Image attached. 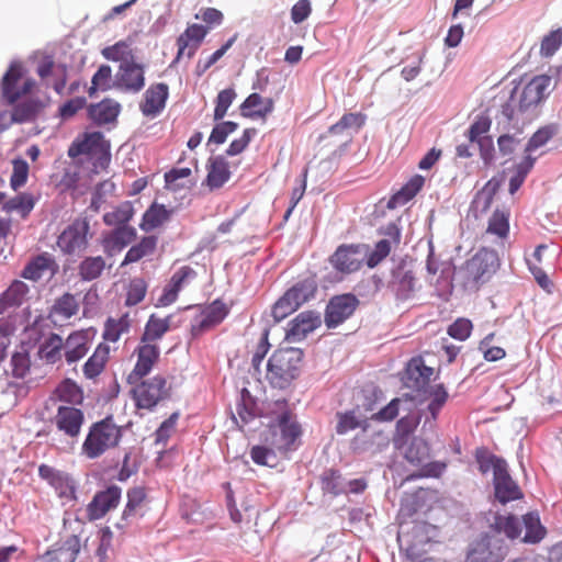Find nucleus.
<instances>
[{
    "label": "nucleus",
    "mask_w": 562,
    "mask_h": 562,
    "mask_svg": "<svg viewBox=\"0 0 562 562\" xmlns=\"http://www.w3.org/2000/svg\"><path fill=\"white\" fill-rule=\"evenodd\" d=\"M485 520L495 535H485L481 540L471 544L464 562H502L508 554L509 547L499 537L504 533L508 539H518L522 532L519 518L513 514L502 515L490 510Z\"/></svg>",
    "instance_id": "1"
},
{
    "label": "nucleus",
    "mask_w": 562,
    "mask_h": 562,
    "mask_svg": "<svg viewBox=\"0 0 562 562\" xmlns=\"http://www.w3.org/2000/svg\"><path fill=\"white\" fill-rule=\"evenodd\" d=\"M551 78L549 76H537L522 89L515 87L507 102L502 105V116L505 119V123L519 131V122L525 124L531 117L530 115L522 119L519 116L527 114L546 98Z\"/></svg>",
    "instance_id": "2"
},
{
    "label": "nucleus",
    "mask_w": 562,
    "mask_h": 562,
    "mask_svg": "<svg viewBox=\"0 0 562 562\" xmlns=\"http://www.w3.org/2000/svg\"><path fill=\"white\" fill-rule=\"evenodd\" d=\"M303 351L288 347L276 350L267 363V378L271 385L285 389L300 374Z\"/></svg>",
    "instance_id": "3"
},
{
    "label": "nucleus",
    "mask_w": 562,
    "mask_h": 562,
    "mask_svg": "<svg viewBox=\"0 0 562 562\" xmlns=\"http://www.w3.org/2000/svg\"><path fill=\"white\" fill-rule=\"evenodd\" d=\"M122 437V428L113 423L112 416L94 423L83 442V451L91 458H98L106 449L115 447Z\"/></svg>",
    "instance_id": "4"
},
{
    "label": "nucleus",
    "mask_w": 562,
    "mask_h": 562,
    "mask_svg": "<svg viewBox=\"0 0 562 562\" xmlns=\"http://www.w3.org/2000/svg\"><path fill=\"white\" fill-rule=\"evenodd\" d=\"M404 457L412 465L418 468V472L409 476L415 477H439L446 470V462L430 461V447L420 437H413L407 445Z\"/></svg>",
    "instance_id": "5"
},
{
    "label": "nucleus",
    "mask_w": 562,
    "mask_h": 562,
    "mask_svg": "<svg viewBox=\"0 0 562 562\" xmlns=\"http://www.w3.org/2000/svg\"><path fill=\"white\" fill-rule=\"evenodd\" d=\"M271 438H267L274 449L279 451H286L302 435L301 425L297 422L296 415L286 409L280 413L277 417V424L270 426Z\"/></svg>",
    "instance_id": "6"
},
{
    "label": "nucleus",
    "mask_w": 562,
    "mask_h": 562,
    "mask_svg": "<svg viewBox=\"0 0 562 562\" xmlns=\"http://www.w3.org/2000/svg\"><path fill=\"white\" fill-rule=\"evenodd\" d=\"M499 267V258L495 250L482 248L471 259H469L462 271L467 277V282H485Z\"/></svg>",
    "instance_id": "7"
},
{
    "label": "nucleus",
    "mask_w": 562,
    "mask_h": 562,
    "mask_svg": "<svg viewBox=\"0 0 562 562\" xmlns=\"http://www.w3.org/2000/svg\"><path fill=\"white\" fill-rule=\"evenodd\" d=\"M80 155L97 156L99 165L104 167L109 164L110 143L104 139L101 132L85 133L81 140L74 142L68 148V156L76 158Z\"/></svg>",
    "instance_id": "8"
},
{
    "label": "nucleus",
    "mask_w": 562,
    "mask_h": 562,
    "mask_svg": "<svg viewBox=\"0 0 562 562\" xmlns=\"http://www.w3.org/2000/svg\"><path fill=\"white\" fill-rule=\"evenodd\" d=\"M166 384V379L160 375L142 381L131 391L136 401V406L153 409L160 401L169 397V390Z\"/></svg>",
    "instance_id": "9"
},
{
    "label": "nucleus",
    "mask_w": 562,
    "mask_h": 562,
    "mask_svg": "<svg viewBox=\"0 0 562 562\" xmlns=\"http://www.w3.org/2000/svg\"><path fill=\"white\" fill-rule=\"evenodd\" d=\"M113 87L125 92L138 93L145 87V66L131 60H122L114 76Z\"/></svg>",
    "instance_id": "10"
},
{
    "label": "nucleus",
    "mask_w": 562,
    "mask_h": 562,
    "mask_svg": "<svg viewBox=\"0 0 562 562\" xmlns=\"http://www.w3.org/2000/svg\"><path fill=\"white\" fill-rule=\"evenodd\" d=\"M368 252L369 246L364 244L341 245L330 257V262L340 272H355L361 267Z\"/></svg>",
    "instance_id": "11"
},
{
    "label": "nucleus",
    "mask_w": 562,
    "mask_h": 562,
    "mask_svg": "<svg viewBox=\"0 0 562 562\" xmlns=\"http://www.w3.org/2000/svg\"><path fill=\"white\" fill-rule=\"evenodd\" d=\"M359 300L351 293L336 295L327 304L325 312V324L328 328H335L348 319L357 306Z\"/></svg>",
    "instance_id": "12"
},
{
    "label": "nucleus",
    "mask_w": 562,
    "mask_h": 562,
    "mask_svg": "<svg viewBox=\"0 0 562 562\" xmlns=\"http://www.w3.org/2000/svg\"><path fill=\"white\" fill-rule=\"evenodd\" d=\"M426 526L424 524H416L412 528V532H398L397 540L401 550H404L406 557L413 562H423L427 553L425 544L429 539L424 537Z\"/></svg>",
    "instance_id": "13"
},
{
    "label": "nucleus",
    "mask_w": 562,
    "mask_h": 562,
    "mask_svg": "<svg viewBox=\"0 0 562 562\" xmlns=\"http://www.w3.org/2000/svg\"><path fill=\"white\" fill-rule=\"evenodd\" d=\"M89 223L87 221H76L68 226L58 237L59 248L68 255H79L88 245L87 234Z\"/></svg>",
    "instance_id": "14"
},
{
    "label": "nucleus",
    "mask_w": 562,
    "mask_h": 562,
    "mask_svg": "<svg viewBox=\"0 0 562 562\" xmlns=\"http://www.w3.org/2000/svg\"><path fill=\"white\" fill-rule=\"evenodd\" d=\"M22 75L21 64L13 61L2 77L1 92L8 104H14L21 95L30 93L35 86L33 79H26L21 90L15 89V85L21 79Z\"/></svg>",
    "instance_id": "15"
},
{
    "label": "nucleus",
    "mask_w": 562,
    "mask_h": 562,
    "mask_svg": "<svg viewBox=\"0 0 562 562\" xmlns=\"http://www.w3.org/2000/svg\"><path fill=\"white\" fill-rule=\"evenodd\" d=\"M322 324L321 314L315 311H304L289 323L285 333L288 342H299L306 336L318 328Z\"/></svg>",
    "instance_id": "16"
},
{
    "label": "nucleus",
    "mask_w": 562,
    "mask_h": 562,
    "mask_svg": "<svg viewBox=\"0 0 562 562\" xmlns=\"http://www.w3.org/2000/svg\"><path fill=\"white\" fill-rule=\"evenodd\" d=\"M434 369L425 366L422 358H413L406 367L402 378L404 385L417 393L426 390L431 381Z\"/></svg>",
    "instance_id": "17"
},
{
    "label": "nucleus",
    "mask_w": 562,
    "mask_h": 562,
    "mask_svg": "<svg viewBox=\"0 0 562 562\" xmlns=\"http://www.w3.org/2000/svg\"><path fill=\"white\" fill-rule=\"evenodd\" d=\"M494 490L496 499L506 504L510 501L519 499L522 493L519 486L513 481L508 473V469L504 468L502 462H498L495 469Z\"/></svg>",
    "instance_id": "18"
},
{
    "label": "nucleus",
    "mask_w": 562,
    "mask_h": 562,
    "mask_svg": "<svg viewBox=\"0 0 562 562\" xmlns=\"http://www.w3.org/2000/svg\"><path fill=\"white\" fill-rule=\"evenodd\" d=\"M121 487L116 485H111L105 491L98 492L87 508L89 519H99L111 508L116 507L121 498Z\"/></svg>",
    "instance_id": "19"
},
{
    "label": "nucleus",
    "mask_w": 562,
    "mask_h": 562,
    "mask_svg": "<svg viewBox=\"0 0 562 562\" xmlns=\"http://www.w3.org/2000/svg\"><path fill=\"white\" fill-rule=\"evenodd\" d=\"M168 95L169 88L166 83L151 85L144 94V101L139 104L142 113L145 116H157L165 109Z\"/></svg>",
    "instance_id": "20"
},
{
    "label": "nucleus",
    "mask_w": 562,
    "mask_h": 562,
    "mask_svg": "<svg viewBox=\"0 0 562 562\" xmlns=\"http://www.w3.org/2000/svg\"><path fill=\"white\" fill-rule=\"evenodd\" d=\"M159 357V348L156 345L144 344L138 348V359L134 370L128 374V384H137L147 375Z\"/></svg>",
    "instance_id": "21"
},
{
    "label": "nucleus",
    "mask_w": 562,
    "mask_h": 562,
    "mask_svg": "<svg viewBox=\"0 0 562 562\" xmlns=\"http://www.w3.org/2000/svg\"><path fill=\"white\" fill-rule=\"evenodd\" d=\"M80 551V540L77 536L68 537L59 547L48 550L38 562H75Z\"/></svg>",
    "instance_id": "22"
},
{
    "label": "nucleus",
    "mask_w": 562,
    "mask_h": 562,
    "mask_svg": "<svg viewBox=\"0 0 562 562\" xmlns=\"http://www.w3.org/2000/svg\"><path fill=\"white\" fill-rule=\"evenodd\" d=\"M416 278L406 262H401L392 271V286L401 299H408L416 291Z\"/></svg>",
    "instance_id": "23"
},
{
    "label": "nucleus",
    "mask_w": 562,
    "mask_h": 562,
    "mask_svg": "<svg viewBox=\"0 0 562 562\" xmlns=\"http://www.w3.org/2000/svg\"><path fill=\"white\" fill-rule=\"evenodd\" d=\"M55 419L59 430L70 437H76L83 423V413L76 407L60 406Z\"/></svg>",
    "instance_id": "24"
},
{
    "label": "nucleus",
    "mask_w": 562,
    "mask_h": 562,
    "mask_svg": "<svg viewBox=\"0 0 562 562\" xmlns=\"http://www.w3.org/2000/svg\"><path fill=\"white\" fill-rule=\"evenodd\" d=\"M378 439V446H387L389 438L381 430H371L369 422L360 428L350 442V448L356 453L369 451L373 447V439Z\"/></svg>",
    "instance_id": "25"
},
{
    "label": "nucleus",
    "mask_w": 562,
    "mask_h": 562,
    "mask_svg": "<svg viewBox=\"0 0 562 562\" xmlns=\"http://www.w3.org/2000/svg\"><path fill=\"white\" fill-rule=\"evenodd\" d=\"M121 105L112 99H104L103 101L90 104L88 106V115L97 125L109 124L116 121L120 113Z\"/></svg>",
    "instance_id": "26"
},
{
    "label": "nucleus",
    "mask_w": 562,
    "mask_h": 562,
    "mask_svg": "<svg viewBox=\"0 0 562 562\" xmlns=\"http://www.w3.org/2000/svg\"><path fill=\"white\" fill-rule=\"evenodd\" d=\"M228 308L221 301H214L203 313L202 318L196 325L192 327L193 335L202 334L203 331L220 324L227 315Z\"/></svg>",
    "instance_id": "27"
},
{
    "label": "nucleus",
    "mask_w": 562,
    "mask_h": 562,
    "mask_svg": "<svg viewBox=\"0 0 562 562\" xmlns=\"http://www.w3.org/2000/svg\"><path fill=\"white\" fill-rule=\"evenodd\" d=\"M207 170L206 183L211 189L221 188L231 177L228 162L223 156L211 157Z\"/></svg>",
    "instance_id": "28"
},
{
    "label": "nucleus",
    "mask_w": 562,
    "mask_h": 562,
    "mask_svg": "<svg viewBox=\"0 0 562 562\" xmlns=\"http://www.w3.org/2000/svg\"><path fill=\"white\" fill-rule=\"evenodd\" d=\"M57 269V265L48 254H42L31 260L23 269L21 276L25 279L37 281L46 271H50L52 274Z\"/></svg>",
    "instance_id": "29"
},
{
    "label": "nucleus",
    "mask_w": 562,
    "mask_h": 562,
    "mask_svg": "<svg viewBox=\"0 0 562 562\" xmlns=\"http://www.w3.org/2000/svg\"><path fill=\"white\" fill-rule=\"evenodd\" d=\"M45 103L40 99H27L14 105L11 120L14 123H24L33 121L45 108Z\"/></svg>",
    "instance_id": "30"
},
{
    "label": "nucleus",
    "mask_w": 562,
    "mask_h": 562,
    "mask_svg": "<svg viewBox=\"0 0 562 562\" xmlns=\"http://www.w3.org/2000/svg\"><path fill=\"white\" fill-rule=\"evenodd\" d=\"M337 425L336 432L338 435H345L357 428H361L369 422V418L360 413V404L357 405L356 409H351L345 413H337Z\"/></svg>",
    "instance_id": "31"
},
{
    "label": "nucleus",
    "mask_w": 562,
    "mask_h": 562,
    "mask_svg": "<svg viewBox=\"0 0 562 562\" xmlns=\"http://www.w3.org/2000/svg\"><path fill=\"white\" fill-rule=\"evenodd\" d=\"M522 524L526 532L521 542L524 543H539L546 536L547 530L540 521L539 514L537 512H530L522 516Z\"/></svg>",
    "instance_id": "32"
},
{
    "label": "nucleus",
    "mask_w": 562,
    "mask_h": 562,
    "mask_svg": "<svg viewBox=\"0 0 562 562\" xmlns=\"http://www.w3.org/2000/svg\"><path fill=\"white\" fill-rule=\"evenodd\" d=\"M425 182L424 177L414 176L400 191H397L387 202V209H395L398 205H404L412 200L418 191L423 188Z\"/></svg>",
    "instance_id": "33"
},
{
    "label": "nucleus",
    "mask_w": 562,
    "mask_h": 562,
    "mask_svg": "<svg viewBox=\"0 0 562 562\" xmlns=\"http://www.w3.org/2000/svg\"><path fill=\"white\" fill-rule=\"evenodd\" d=\"M27 292V284L20 280L13 281L0 296V314L4 313L9 307L20 306Z\"/></svg>",
    "instance_id": "34"
},
{
    "label": "nucleus",
    "mask_w": 562,
    "mask_h": 562,
    "mask_svg": "<svg viewBox=\"0 0 562 562\" xmlns=\"http://www.w3.org/2000/svg\"><path fill=\"white\" fill-rule=\"evenodd\" d=\"M136 238V229L128 225L116 226L105 238V247L112 250H122Z\"/></svg>",
    "instance_id": "35"
},
{
    "label": "nucleus",
    "mask_w": 562,
    "mask_h": 562,
    "mask_svg": "<svg viewBox=\"0 0 562 562\" xmlns=\"http://www.w3.org/2000/svg\"><path fill=\"white\" fill-rule=\"evenodd\" d=\"M207 32V27L201 24L190 25L177 40L178 54L175 61H178L180 57L184 54V50L189 46V43L201 44Z\"/></svg>",
    "instance_id": "36"
},
{
    "label": "nucleus",
    "mask_w": 562,
    "mask_h": 562,
    "mask_svg": "<svg viewBox=\"0 0 562 562\" xmlns=\"http://www.w3.org/2000/svg\"><path fill=\"white\" fill-rule=\"evenodd\" d=\"M171 211L165 205L154 203L143 215L140 228L145 232L151 231L169 220Z\"/></svg>",
    "instance_id": "37"
},
{
    "label": "nucleus",
    "mask_w": 562,
    "mask_h": 562,
    "mask_svg": "<svg viewBox=\"0 0 562 562\" xmlns=\"http://www.w3.org/2000/svg\"><path fill=\"white\" fill-rule=\"evenodd\" d=\"M171 316L165 318H157L155 315H150L145 331L142 336V342H148L160 339L165 333L170 328Z\"/></svg>",
    "instance_id": "38"
},
{
    "label": "nucleus",
    "mask_w": 562,
    "mask_h": 562,
    "mask_svg": "<svg viewBox=\"0 0 562 562\" xmlns=\"http://www.w3.org/2000/svg\"><path fill=\"white\" fill-rule=\"evenodd\" d=\"M300 307V304L295 300L294 294L290 289L274 303L272 306V316L274 323H279L286 316L295 312Z\"/></svg>",
    "instance_id": "39"
},
{
    "label": "nucleus",
    "mask_w": 562,
    "mask_h": 562,
    "mask_svg": "<svg viewBox=\"0 0 562 562\" xmlns=\"http://www.w3.org/2000/svg\"><path fill=\"white\" fill-rule=\"evenodd\" d=\"M108 356L109 347L100 345L83 366V373L86 378L93 379L98 376L104 368Z\"/></svg>",
    "instance_id": "40"
},
{
    "label": "nucleus",
    "mask_w": 562,
    "mask_h": 562,
    "mask_svg": "<svg viewBox=\"0 0 562 562\" xmlns=\"http://www.w3.org/2000/svg\"><path fill=\"white\" fill-rule=\"evenodd\" d=\"M157 238L155 236L144 237L137 245L130 248L125 255L122 266L136 262L143 257L150 255L155 250Z\"/></svg>",
    "instance_id": "41"
},
{
    "label": "nucleus",
    "mask_w": 562,
    "mask_h": 562,
    "mask_svg": "<svg viewBox=\"0 0 562 562\" xmlns=\"http://www.w3.org/2000/svg\"><path fill=\"white\" fill-rule=\"evenodd\" d=\"M105 268V261L101 256L87 257L79 265V276L85 281L99 278Z\"/></svg>",
    "instance_id": "42"
},
{
    "label": "nucleus",
    "mask_w": 562,
    "mask_h": 562,
    "mask_svg": "<svg viewBox=\"0 0 562 562\" xmlns=\"http://www.w3.org/2000/svg\"><path fill=\"white\" fill-rule=\"evenodd\" d=\"M65 357L68 363H72L81 359L88 348L85 342V337L80 334L70 335L65 342Z\"/></svg>",
    "instance_id": "43"
},
{
    "label": "nucleus",
    "mask_w": 562,
    "mask_h": 562,
    "mask_svg": "<svg viewBox=\"0 0 562 562\" xmlns=\"http://www.w3.org/2000/svg\"><path fill=\"white\" fill-rule=\"evenodd\" d=\"M63 348V339L57 334H50L49 337L40 346L38 355L49 363H55L60 355Z\"/></svg>",
    "instance_id": "44"
},
{
    "label": "nucleus",
    "mask_w": 562,
    "mask_h": 562,
    "mask_svg": "<svg viewBox=\"0 0 562 562\" xmlns=\"http://www.w3.org/2000/svg\"><path fill=\"white\" fill-rule=\"evenodd\" d=\"M322 488L334 496L346 493V480L338 471L328 470L322 475Z\"/></svg>",
    "instance_id": "45"
},
{
    "label": "nucleus",
    "mask_w": 562,
    "mask_h": 562,
    "mask_svg": "<svg viewBox=\"0 0 562 562\" xmlns=\"http://www.w3.org/2000/svg\"><path fill=\"white\" fill-rule=\"evenodd\" d=\"M134 207L132 202L125 201L121 203L114 211L104 214L103 221L106 225H126V223L133 217Z\"/></svg>",
    "instance_id": "46"
},
{
    "label": "nucleus",
    "mask_w": 562,
    "mask_h": 562,
    "mask_svg": "<svg viewBox=\"0 0 562 562\" xmlns=\"http://www.w3.org/2000/svg\"><path fill=\"white\" fill-rule=\"evenodd\" d=\"M419 393L431 397V402L428 404V409L435 418L448 397V393L443 384L431 385L429 383V386H427L426 390H422Z\"/></svg>",
    "instance_id": "47"
},
{
    "label": "nucleus",
    "mask_w": 562,
    "mask_h": 562,
    "mask_svg": "<svg viewBox=\"0 0 562 562\" xmlns=\"http://www.w3.org/2000/svg\"><path fill=\"white\" fill-rule=\"evenodd\" d=\"M290 291L294 294L295 300L300 304H304L312 297H314L317 291V282L314 277H308L302 281L296 282Z\"/></svg>",
    "instance_id": "48"
},
{
    "label": "nucleus",
    "mask_w": 562,
    "mask_h": 562,
    "mask_svg": "<svg viewBox=\"0 0 562 562\" xmlns=\"http://www.w3.org/2000/svg\"><path fill=\"white\" fill-rule=\"evenodd\" d=\"M79 311V303L74 294L65 293L58 297L52 306V313L58 314L64 318H70Z\"/></svg>",
    "instance_id": "49"
},
{
    "label": "nucleus",
    "mask_w": 562,
    "mask_h": 562,
    "mask_svg": "<svg viewBox=\"0 0 562 562\" xmlns=\"http://www.w3.org/2000/svg\"><path fill=\"white\" fill-rule=\"evenodd\" d=\"M35 201L31 194L22 193L7 201L2 209L7 213L18 211L25 217L34 207Z\"/></svg>",
    "instance_id": "50"
},
{
    "label": "nucleus",
    "mask_w": 562,
    "mask_h": 562,
    "mask_svg": "<svg viewBox=\"0 0 562 562\" xmlns=\"http://www.w3.org/2000/svg\"><path fill=\"white\" fill-rule=\"evenodd\" d=\"M38 474L43 480H46L50 485H53L56 488L70 487L69 476L66 473L58 471L53 467H49L47 464L40 465Z\"/></svg>",
    "instance_id": "51"
},
{
    "label": "nucleus",
    "mask_w": 562,
    "mask_h": 562,
    "mask_svg": "<svg viewBox=\"0 0 562 562\" xmlns=\"http://www.w3.org/2000/svg\"><path fill=\"white\" fill-rule=\"evenodd\" d=\"M559 131L558 125L550 124L538 130L529 139L525 151L530 153L543 146L550 138H552Z\"/></svg>",
    "instance_id": "52"
},
{
    "label": "nucleus",
    "mask_w": 562,
    "mask_h": 562,
    "mask_svg": "<svg viewBox=\"0 0 562 562\" xmlns=\"http://www.w3.org/2000/svg\"><path fill=\"white\" fill-rule=\"evenodd\" d=\"M328 138H335L331 142L333 145H337L339 149L344 150L352 140L350 133H347L345 128L337 122L331 125L328 131L319 136V142H323Z\"/></svg>",
    "instance_id": "53"
},
{
    "label": "nucleus",
    "mask_w": 562,
    "mask_h": 562,
    "mask_svg": "<svg viewBox=\"0 0 562 562\" xmlns=\"http://www.w3.org/2000/svg\"><path fill=\"white\" fill-rule=\"evenodd\" d=\"M12 374L18 379H23L30 371V357L26 350L16 351L11 357Z\"/></svg>",
    "instance_id": "54"
},
{
    "label": "nucleus",
    "mask_w": 562,
    "mask_h": 562,
    "mask_svg": "<svg viewBox=\"0 0 562 562\" xmlns=\"http://www.w3.org/2000/svg\"><path fill=\"white\" fill-rule=\"evenodd\" d=\"M235 97H236L235 90L232 88L224 89V90L220 91V93L217 94V98H216V105H215V110H214V120L215 121H221L225 116V114H226L228 108L231 106V104L233 103Z\"/></svg>",
    "instance_id": "55"
},
{
    "label": "nucleus",
    "mask_w": 562,
    "mask_h": 562,
    "mask_svg": "<svg viewBox=\"0 0 562 562\" xmlns=\"http://www.w3.org/2000/svg\"><path fill=\"white\" fill-rule=\"evenodd\" d=\"M238 128V124L232 121H225L216 124L209 137L207 144H223L227 136Z\"/></svg>",
    "instance_id": "56"
},
{
    "label": "nucleus",
    "mask_w": 562,
    "mask_h": 562,
    "mask_svg": "<svg viewBox=\"0 0 562 562\" xmlns=\"http://www.w3.org/2000/svg\"><path fill=\"white\" fill-rule=\"evenodd\" d=\"M29 176V165L22 158L13 160V172L10 179V184L13 190H18L25 184Z\"/></svg>",
    "instance_id": "57"
},
{
    "label": "nucleus",
    "mask_w": 562,
    "mask_h": 562,
    "mask_svg": "<svg viewBox=\"0 0 562 562\" xmlns=\"http://www.w3.org/2000/svg\"><path fill=\"white\" fill-rule=\"evenodd\" d=\"M147 284L144 279L135 278L131 281L126 296V305H136L145 297Z\"/></svg>",
    "instance_id": "58"
},
{
    "label": "nucleus",
    "mask_w": 562,
    "mask_h": 562,
    "mask_svg": "<svg viewBox=\"0 0 562 562\" xmlns=\"http://www.w3.org/2000/svg\"><path fill=\"white\" fill-rule=\"evenodd\" d=\"M509 229L508 217L504 212L495 211L488 222L487 232L497 235L498 237H506Z\"/></svg>",
    "instance_id": "59"
},
{
    "label": "nucleus",
    "mask_w": 562,
    "mask_h": 562,
    "mask_svg": "<svg viewBox=\"0 0 562 562\" xmlns=\"http://www.w3.org/2000/svg\"><path fill=\"white\" fill-rule=\"evenodd\" d=\"M562 44V27L557 31H552L550 34L543 37L541 42V55L544 57L552 56Z\"/></svg>",
    "instance_id": "60"
},
{
    "label": "nucleus",
    "mask_w": 562,
    "mask_h": 562,
    "mask_svg": "<svg viewBox=\"0 0 562 562\" xmlns=\"http://www.w3.org/2000/svg\"><path fill=\"white\" fill-rule=\"evenodd\" d=\"M391 251V241L389 239H381L376 243L374 250L368 252L367 265L369 268L378 266Z\"/></svg>",
    "instance_id": "61"
},
{
    "label": "nucleus",
    "mask_w": 562,
    "mask_h": 562,
    "mask_svg": "<svg viewBox=\"0 0 562 562\" xmlns=\"http://www.w3.org/2000/svg\"><path fill=\"white\" fill-rule=\"evenodd\" d=\"M339 124L350 133L351 138L359 132L366 122V116L361 113H346L338 121Z\"/></svg>",
    "instance_id": "62"
},
{
    "label": "nucleus",
    "mask_w": 562,
    "mask_h": 562,
    "mask_svg": "<svg viewBox=\"0 0 562 562\" xmlns=\"http://www.w3.org/2000/svg\"><path fill=\"white\" fill-rule=\"evenodd\" d=\"M145 491L143 487H133L127 492V504L122 515V520H126L134 514L135 509L143 503Z\"/></svg>",
    "instance_id": "63"
},
{
    "label": "nucleus",
    "mask_w": 562,
    "mask_h": 562,
    "mask_svg": "<svg viewBox=\"0 0 562 562\" xmlns=\"http://www.w3.org/2000/svg\"><path fill=\"white\" fill-rule=\"evenodd\" d=\"M493 201V196L490 195L488 191H482L480 190L476 192L472 203H471V212L474 214L475 217H479L486 213L488 209L491 207Z\"/></svg>",
    "instance_id": "64"
}]
</instances>
